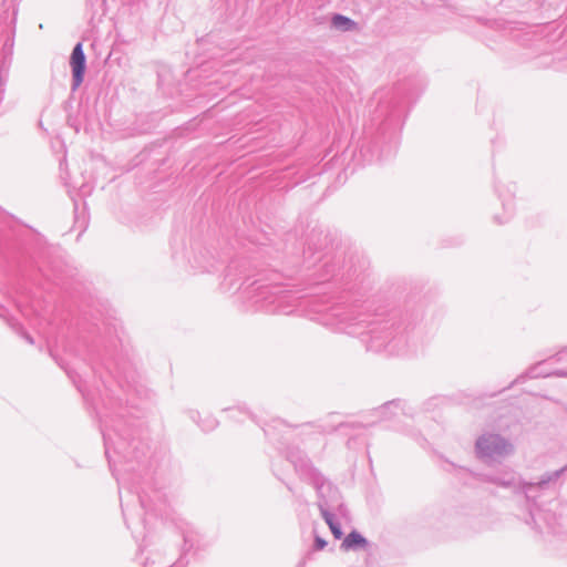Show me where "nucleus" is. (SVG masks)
Returning <instances> with one entry per match:
<instances>
[{"instance_id":"nucleus-6","label":"nucleus","mask_w":567,"mask_h":567,"mask_svg":"<svg viewBox=\"0 0 567 567\" xmlns=\"http://www.w3.org/2000/svg\"><path fill=\"white\" fill-rule=\"evenodd\" d=\"M326 546V542L321 539H317V548L322 549Z\"/></svg>"},{"instance_id":"nucleus-4","label":"nucleus","mask_w":567,"mask_h":567,"mask_svg":"<svg viewBox=\"0 0 567 567\" xmlns=\"http://www.w3.org/2000/svg\"><path fill=\"white\" fill-rule=\"evenodd\" d=\"M367 544V540L357 532L350 533L342 543V547L344 549H350L353 547H363Z\"/></svg>"},{"instance_id":"nucleus-5","label":"nucleus","mask_w":567,"mask_h":567,"mask_svg":"<svg viewBox=\"0 0 567 567\" xmlns=\"http://www.w3.org/2000/svg\"><path fill=\"white\" fill-rule=\"evenodd\" d=\"M330 529H331V533L333 534V536H334L336 538H341V536H342V532H341V528H340V526H339V525H337V524H331Z\"/></svg>"},{"instance_id":"nucleus-3","label":"nucleus","mask_w":567,"mask_h":567,"mask_svg":"<svg viewBox=\"0 0 567 567\" xmlns=\"http://www.w3.org/2000/svg\"><path fill=\"white\" fill-rule=\"evenodd\" d=\"M331 25L337 31H340V32H358L359 31L358 23L355 21H353L352 19H350L346 16L339 14V13H336L332 16Z\"/></svg>"},{"instance_id":"nucleus-1","label":"nucleus","mask_w":567,"mask_h":567,"mask_svg":"<svg viewBox=\"0 0 567 567\" xmlns=\"http://www.w3.org/2000/svg\"><path fill=\"white\" fill-rule=\"evenodd\" d=\"M477 450L482 456H492L505 452L507 443L497 435L483 436L477 441Z\"/></svg>"},{"instance_id":"nucleus-7","label":"nucleus","mask_w":567,"mask_h":567,"mask_svg":"<svg viewBox=\"0 0 567 567\" xmlns=\"http://www.w3.org/2000/svg\"><path fill=\"white\" fill-rule=\"evenodd\" d=\"M324 518H326V522L329 525V527H331V524H334L332 518H331V516L329 514H326Z\"/></svg>"},{"instance_id":"nucleus-2","label":"nucleus","mask_w":567,"mask_h":567,"mask_svg":"<svg viewBox=\"0 0 567 567\" xmlns=\"http://www.w3.org/2000/svg\"><path fill=\"white\" fill-rule=\"evenodd\" d=\"M70 64L73 71L74 86H79L83 81L85 70V56L80 43L73 49Z\"/></svg>"}]
</instances>
